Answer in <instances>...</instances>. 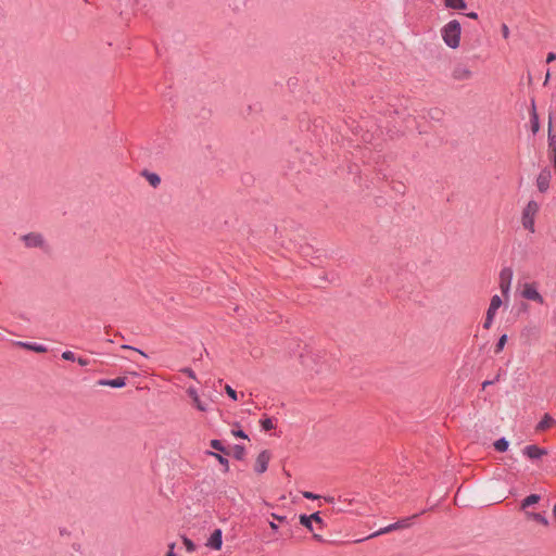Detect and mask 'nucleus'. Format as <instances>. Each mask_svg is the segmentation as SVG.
<instances>
[{"label": "nucleus", "instance_id": "obj_29", "mask_svg": "<svg viewBox=\"0 0 556 556\" xmlns=\"http://www.w3.org/2000/svg\"><path fill=\"white\" fill-rule=\"evenodd\" d=\"M182 543L187 549V552L192 553L195 551V544L187 536H182Z\"/></svg>", "mask_w": 556, "mask_h": 556}, {"label": "nucleus", "instance_id": "obj_25", "mask_svg": "<svg viewBox=\"0 0 556 556\" xmlns=\"http://www.w3.org/2000/svg\"><path fill=\"white\" fill-rule=\"evenodd\" d=\"M299 519H300V523L303 527H305L309 531H313V521L311 520L308 515H304V514L300 515Z\"/></svg>", "mask_w": 556, "mask_h": 556}, {"label": "nucleus", "instance_id": "obj_10", "mask_svg": "<svg viewBox=\"0 0 556 556\" xmlns=\"http://www.w3.org/2000/svg\"><path fill=\"white\" fill-rule=\"evenodd\" d=\"M471 76L472 72L464 65L455 66L452 72V77L455 80H468L471 78Z\"/></svg>", "mask_w": 556, "mask_h": 556}, {"label": "nucleus", "instance_id": "obj_28", "mask_svg": "<svg viewBox=\"0 0 556 556\" xmlns=\"http://www.w3.org/2000/svg\"><path fill=\"white\" fill-rule=\"evenodd\" d=\"M507 342V334H502L500 338H498V341L495 345V353H500L503 351L505 344Z\"/></svg>", "mask_w": 556, "mask_h": 556}, {"label": "nucleus", "instance_id": "obj_24", "mask_svg": "<svg viewBox=\"0 0 556 556\" xmlns=\"http://www.w3.org/2000/svg\"><path fill=\"white\" fill-rule=\"evenodd\" d=\"M245 456V447L240 444L233 446V457L238 460H242Z\"/></svg>", "mask_w": 556, "mask_h": 556}, {"label": "nucleus", "instance_id": "obj_1", "mask_svg": "<svg viewBox=\"0 0 556 556\" xmlns=\"http://www.w3.org/2000/svg\"><path fill=\"white\" fill-rule=\"evenodd\" d=\"M462 26L457 20L447 22L441 28V37L444 43L451 49H457L460 43Z\"/></svg>", "mask_w": 556, "mask_h": 556}, {"label": "nucleus", "instance_id": "obj_22", "mask_svg": "<svg viewBox=\"0 0 556 556\" xmlns=\"http://www.w3.org/2000/svg\"><path fill=\"white\" fill-rule=\"evenodd\" d=\"M207 454L211 456H214L219 462V464H222L224 466V472L229 471V462L224 455L215 453V452H207Z\"/></svg>", "mask_w": 556, "mask_h": 556}, {"label": "nucleus", "instance_id": "obj_3", "mask_svg": "<svg viewBox=\"0 0 556 556\" xmlns=\"http://www.w3.org/2000/svg\"><path fill=\"white\" fill-rule=\"evenodd\" d=\"M513 269L504 267L500 273V289L504 295L508 294L513 280Z\"/></svg>", "mask_w": 556, "mask_h": 556}, {"label": "nucleus", "instance_id": "obj_39", "mask_svg": "<svg viewBox=\"0 0 556 556\" xmlns=\"http://www.w3.org/2000/svg\"><path fill=\"white\" fill-rule=\"evenodd\" d=\"M501 30H502V35L505 39H507L509 37V28L506 24H502V27H501Z\"/></svg>", "mask_w": 556, "mask_h": 556}, {"label": "nucleus", "instance_id": "obj_32", "mask_svg": "<svg viewBox=\"0 0 556 556\" xmlns=\"http://www.w3.org/2000/svg\"><path fill=\"white\" fill-rule=\"evenodd\" d=\"M121 349H123V350H131V351H135V352L139 353L143 357H148V355L142 350H140L138 348H135V346H131V345H128V344L121 345Z\"/></svg>", "mask_w": 556, "mask_h": 556}, {"label": "nucleus", "instance_id": "obj_38", "mask_svg": "<svg viewBox=\"0 0 556 556\" xmlns=\"http://www.w3.org/2000/svg\"><path fill=\"white\" fill-rule=\"evenodd\" d=\"M76 362L80 365V366H88L90 365V359L89 358H86V357H77L76 358Z\"/></svg>", "mask_w": 556, "mask_h": 556}, {"label": "nucleus", "instance_id": "obj_52", "mask_svg": "<svg viewBox=\"0 0 556 556\" xmlns=\"http://www.w3.org/2000/svg\"><path fill=\"white\" fill-rule=\"evenodd\" d=\"M553 516L556 518V503L554 504V507H553Z\"/></svg>", "mask_w": 556, "mask_h": 556}, {"label": "nucleus", "instance_id": "obj_47", "mask_svg": "<svg viewBox=\"0 0 556 556\" xmlns=\"http://www.w3.org/2000/svg\"><path fill=\"white\" fill-rule=\"evenodd\" d=\"M271 516H273V518H274V519H277V520H279V521H283V520H286V519H287V517H286V516H279V515H277V514H271Z\"/></svg>", "mask_w": 556, "mask_h": 556}, {"label": "nucleus", "instance_id": "obj_54", "mask_svg": "<svg viewBox=\"0 0 556 556\" xmlns=\"http://www.w3.org/2000/svg\"><path fill=\"white\" fill-rule=\"evenodd\" d=\"M363 140L366 141V142H370V139L365 137V136L363 137Z\"/></svg>", "mask_w": 556, "mask_h": 556}, {"label": "nucleus", "instance_id": "obj_45", "mask_svg": "<svg viewBox=\"0 0 556 556\" xmlns=\"http://www.w3.org/2000/svg\"><path fill=\"white\" fill-rule=\"evenodd\" d=\"M300 357H301V362H302V364H303L304 366L308 367V358H309V357H308L307 355H304V354H301V355H300Z\"/></svg>", "mask_w": 556, "mask_h": 556}, {"label": "nucleus", "instance_id": "obj_15", "mask_svg": "<svg viewBox=\"0 0 556 556\" xmlns=\"http://www.w3.org/2000/svg\"><path fill=\"white\" fill-rule=\"evenodd\" d=\"M530 122H531V130L535 135L540 130V122L539 116L536 113V108L534 101H532V111L530 114Z\"/></svg>", "mask_w": 556, "mask_h": 556}, {"label": "nucleus", "instance_id": "obj_21", "mask_svg": "<svg viewBox=\"0 0 556 556\" xmlns=\"http://www.w3.org/2000/svg\"><path fill=\"white\" fill-rule=\"evenodd\" d=\"M547 140H548V147L552 150V153H555V149H556V135H554L553 131H552V117L551 116H549V123H548Z\"/></svg>", "mask_w": 556, "mask_h": 556}, {"label": "nucleus", "instance_id": "obj_31", "mask_svg": "<svg viewBox=\"0 0 556 556\" xmlns=\"http://www.w3.org/2000/svg\"><path fill=\"white\" fill-rule=\"evenodd\" d=\"M62 358L70 362H76L77 357L73 351L67 350L62 353Z\"/></svg>", "mask_w": 556, "mask_h": 556}, {"label": "nucleus", "instance_id": "obj_23", "mask_svg": "<svg viewBox=\"0 0 556 556\" xmlns=\"http://www.w3.org/2000/svg\"><path fill=\"white\" fill-rule=\"evenodd\" d=\"M509 442L506 438L502 437L494 442V447L498 452H506L508 450Z\"/></svg>", "mask_w": 556, "mask_h": 556}, {"label": "nucleus", "instance_id": "obj_50", "mask_svg": "<svg viewBox=\"0 0 556 556\" xmlns=\"http://www.w3.org/2000/svg\"><path fill=\"white\" fill-rule=\"evenodd\" d=\"M269 527H270V529H271V530H274V531H277V530H278V526H277V523H275L274 521H270V522H269Z\"/></svg>", "mask_w": 556, "mask_h": 556}, {"label": "nucleus", "instance_id": "obj_2", "mask_svg": "<svg viewBox=\"0 0 556 556\" xmlns=\"http://www.w3.org/2000/svg\"><path fill=\"white\" fill-rule=\"evenodd\" d=\"M539 210V203L534 200H530L522 211L521 224L525 229L529 230L532 233L535 231L534 223Z\"/></svg>", "mask_w": 556, "mask_h": 556}, {"label": "nucleus", "instance_id": "obj_9", "mask_svg": "<svg viewBox=\"0 0 556 556\" xmlns=\"http://www.w3.org/2000/svg\"><path fill=\"white\" fill-rule=\"evenodd\" d=\"M223 545V531L222 529H215L206 542V546L213 549H220Z\"/></svg>", "mask_w": 556, "mask_h": 556}, {"label": "nucleus", "instance_id": "obj_48", "mask_svg": "<svg viewBox=\"0 0 556 556\" xmlns=\"http://www.w3.org/2000/svg\"><path fill=\"white\" fill-rule=\"evenodd\" d=\"M466 16H468L469 18H472V20H477L478 18V13L477 12H469L466 14Z\"/></svg>", "mask_w": 556, "mask_h": 556}, {"label": "nucleus", "instance_id": "obj_19", "mask_svg": "<svg viewBox=\"0 0 556 556\" xmlns=\"http://www.w3.org/2000/svg\"><path fill=\"white\" fill-rule=\"evenodd\" d=\"M528 519L534 520L543 526H548L547 518L541 513L526 511L525 513Z\"/></svg>", "mask_w": 556, "mask_h": 556}, {"label": "nucleus", "instance_id": "obj_4", "mask_svg": "<svg viewBox=\"0 0 556 556\" xmlns=\"http://www.w3.org/2000/svg\"><path fill=\"white\" fill-rule=\"evenodd\" d=\"M22 240L27 248H42L45 245V238L38 232L24 235Z\"/></svg>", "mask_w": 556, "mask_h": 556}, {"label": "nucleus", "instance_id": "obj_53", "mask_svg": "<svg viewBox=\"0 0 556 556\" xmlns=\"http://www.w3.org/2000/svg\"><path fill=\"white\" fill-rule=\"evenodd\" d=\"M326 501L329 502V503H333L334 498L333 497H328V498H326Z\"/></svg>", "mask_w": 556, "mask_h": 556}, {"label": "nucleus", "instance_id": "obj_33", "mask_svg": "<svg viewBox=\"0 0 556 556\" xmlns=\"http://www.w3.org/2000/svg\"><path fill=\"white\" fill-rule=\"evenodd\" d=\"M180 371L187 375L189 378L197 380L195 372L190 367H184L180 369Z\"/></svg>", "mask_w": 556, "mask_h": 556}, {"label": "nucleus", "instance_id": "obj_14", "mask_svg": "<svg viewBox=\"0 0 556 556\" xmlns=\"http://www.w3.org/2000/svg\"><path fill=\"white\" fill-rule=\"evenodd\" d=\"M540 500H541V495H539V494H530V495H528L527 497H525V498L521 501V503H520V509H521V510H525V513H526V511H528V510H527V508H528V507H530V506H532V505H534V504L539 503V502H540Z\"/></svg>", "mask_w": 556, "mask_h": 556}, {"label": "nucleus", "instance_id": "obj_37", "mask_svg": "<svg viewBox=\"0 0 556 556\" xmlns=\"http://www.w3.org/2000/svg\"><path fill=\"white\" fill-rule=\"evenodd\" d=\"M231 432L237 438L249 439L248 434L242 429L232 430Z\"/></svg>", "mask_w": 556, "mask_h": 556}, {"label": "nucleus", "instance_id": "obj_51", "mask_svg": "<svg viewBox=\"0 0 556 556\" xmlns=\"http://www.w3.org/2000/svg\"><path fill=\"white\" fill-rule=\"evenodd\" d=\"M313 536H314V539H315V540H317V541H320V542H321V541H324L323 536H321V535H319V534H314Z\"/></svg>", "mask_w": 556, "mask_h": 556}, {"label": "nucleus", "instance_id": "obj_43", "mask_svg": "<svg viewBox=\"0 0 556 556\" xmlns=\"http://www.w3.org/2000/svg\"><path fill=\"white\" fill-rule=\"evenodd\" d=\"M14 344L17 346H21L23 349H26V350H28V346H29V342H24V341H16Z\"/></svg>", "mask_w": 556, "mask_h": 556}, {"label": "nucleus", "instance_id": "obj_44", "mask_svg": "<svg viewBox=\"0 0 556 556\" xmlns=\"http://www.w3.org/2000/svg\"><path fill=\"white\" fill-rule=\"evenodd\" d=\"M14 344L17 346H21L23 349H26V350H28V346H29V342H24V341H16Z\"/></svg>", "mask_w": 556, "mask_h": 556}, {"label": "nucleus", "instance_id": "obj_34", "mask_svg": "<svg viewBox=\"0 0 556 556\" xmlns=\"http://www.w3.org/2000/svg\"><path fill=\"white\" fill-rule=\"evenodd\" d=\"M308 516L312 521H315L316 523L324 526V520L321 519L319 511L313 513L312 515Z\"/></svg>", "mask_w": 556, "mask_h": 556}, {"label": "nucleus", "instance_id": "obj_20", "mask_svg": "<svg viewBox=\"0 0 556 556\" xmlns=\"http://www.w3.org/2000/svg\"><path fill=\"white\" fill-rule=\"evenodd\" d=\"M444 4L453 10H464L467 7L465 0H444Z\"/></svg>", "mask_w": 556, "mask_h": 556}, {"label": "nucleus", "instance_id": "obj_46", "mask_svg": "<svg viewBox=\"0 0 556 556\" xmlns=\"http://www.w3.org/2000/svg\"><path fill=\"white\" fill-rule=\"evenodd\" d=\"M168 548H169V551H168V553H167V555H166V556H176V554L174 553L175 543H170V544L168 545Z\"/></svg>", "mask_w": 556, "mask_h": 556}, {"label": "nucleus", "instance_id": "obj_40", "mask_svg": "<svg viewBox=\"0 0 556 556\" xmlns=\"http://www.w3.org/2000/svg\"><path fill=\"white\" fill-rule=\"evenodd\" d=\"M498 378H500V375H497L493 380H485V381H483L482 389H485L486 387L495 383L496 381H498Z\"/></svg>", "mask_w": 556, "mask_h": 556}, {"label": "nucleus", "instance_id": "obj_13", "mask_svg": "<svg viewBox=\"0 0 556 556\" xmlns=\"http://www.w3.org/2000/svg\"><path fill=\"white\" fill-rule=\"evenodd\" d=\"M406 526H407V520L396 521V522L391 523V525L380 529L379 531L375 532L371 536H377V535H380V534H383V533H388L390 531H393V530H396V529H400V528H404Z\"/></svg>", "mask_w": 556, "mask_h": 556}, {"label": "nucleus", "instance_id": "obj_8", "mask_svg": "<svg viewBox=\"0 0 556 556\" xmlns=\"http://www.w3.org/2000/svg\"><path fill=\"white\" fill-rule=\"evenodd\" d=\"M522 295L525 299L538 302L540 304L543 303V296L539 293L538 289L533 285H526Z\"/></svg>", "mask_w": 556, "mask_h": 556}, {"label": "nucleus", "instance_id": "obj_18", "mask_svg": "<svg viewBox=\"0 0 556 556\" xmlns=\"http://www.w3.org/2000/svg\"><path fill=\"white\" fill-rule=\"evenodd\" d=\"M142 175L146 177L148 182L153 187L156 188L161 184V177L156 173L143 170Z\"/></svg>", "mask_w": 556, "mask_h": 556}, {"label": "nucleus", "instance_id": "obj_49", "mask_svg": "<svg viewBox=\"0 0 556 556\" xmlns=\"http://www.w3.org/2000/svg\"><path fill=\"white\" fill-rule=\"evenodd\" d=\"M549 78H551V72H549V70H547L546 75H545V80L543 83L544 86L547 85Z\"/></svg>", "mask_w": 556, "mask_h": 556}, {"label": "nucleus", "instance_id": "obj_12", "mask_svg": "<svg viewBox=\"0 0 556 556\" xmlns=\"http://www.w3.org/2000/svg\"><path fill=\"white\" fill-rule=\"evenodd\" d=\"M187 393L188 395L192 399V402L194 404V406L200 410V412H206L207 410V406L201 401L197 390L194 388H189L187 390Z\"/></svg>", "mask_w": 556, "mask_h": 556}, {"label": "nucleus", "instance_id": "obj_5", "mask_svg": "<svg viewBox=\"0 0 556 556\" xmlns=\"http://www.w3.org/2000/svg\"><path fill=\"white\" fill-rule=\"evenodd\" d=\"M522 455L530 459H540L542 456L547 455V450L535 444H530L522 448Z\"/></svg>", "mask_w": 556, "mask_h": 556}, {"label": "nucleus", "instance_id": "obj_41", "mask_svg": "<svg viewBox=\"0 0 556 556\" xmlns=\"http://www.w3.org/2000/svg\"><path fill=\"white\" fill-rule=\"evenodd\" d=\"M302 494L307 500H317L319 497L317 494H314V493L308 492V491H305Z\"/></svg>", "mask_w": 556, "mask_h": 556}, {"label": "nucleus", "instance_id": "obj_7", "mask_svg": "<svg viewBox=\"0 0 556 556\" xmlns=\"http://www.w3.org/2000/svg\"><path fill=\"white\" fill-rule=\"evenodd\" d=\"M551 170L547 168H544L540 172L536 178V186L540 192H546L549 188V181H551Z\"/></svg>", "mask_w": 556, "mask_h": 556}, {"label": "nucleus", "instance_id": "obj_30", "mask_svg": "<svg viewBox=\"0 0 556 556\" xmlns=\"http://www.w3.org/2000/svg\"><path fill=\"white\" fill-rule=\"evenodd\" d=\"M261 426L264 431H269L275 428L274 421L270 418L261 420Z\"/></svg>", "mask_w": 556, "mask_h": 556}, {"label": "nucleus", "instance_id": "obj_26", "mask_svg": "<svg viewBox=\"0 0 556 556\" xmlns=\"http://www.w3.org/2000/svg\"><path fill=\"white\" fill-rule=\"evenodd\" d=\"M28 350L37 352V353H45V352L48 351V348L46 345H43V344H39V343H36V342H29Z\"/></svg>", "mask_w": 556, "mask_h": 556}, {"label": "nucleus", "instance_id": "obj_17", "mask_svg": "<svg viewBox=\"0 0 556 556\" xmlns=\"http://www.w3.org/2000/svg\"><path fill=\"white\" fill-rule=\"evenodd\" d=\"M554 422H555V420L553 419V417L549 416L548 414H545L543 416V418L536 425L535 429L538 431H544V430L548 429Z\"/></svg>", "mask_w": 556, "mask_h": 556}, {"label": "nucleus", "instance_id": "obj_6", "mask_svg": "<svg viewBox=\"0 0 556 556\" xmlns=\"http://www.w3.org/2000/svg\"><path fill=\"white\" fill-rule=\"evenodd\" d=\"M270 460V453L267 450L262 451L255 462L254 470L256 473H264L267 468Z\"/></svg>", "mask_w": 556, "mask_h": 556}, {"label": "nucleus", "instance_id": "obj_11", "mask_svg": "<svg viewBox=\"0 0 556 556\" xmlns=\"http://www.w3.org/2000/svg\"><path fill=\"white\" fill-rule=\"evenodd\" d=\"M98 384L119 389L126 386V378L118 377L115 379H101L98 381Z\"/></svg>", "mask_w": 556, "mask_h": 556}, {"label": "nucleus", "instance_id": "obj_35", "mask_svg": "<svg viewBox=\"0 0 556 556\" xmlns=\"http://www.w3.org/2000/svg\"><path fill=\"white\" fill-rule=\"evenodd\" d=\"M493 319H494V316H492L491 314H486L485 320L483 323V328L489 329L493 324Z\"/></svg>", "mask_w": 556, "mask_h": 556}, {"label": "nucleus", "instance_id": "obj_36", "mask_svg": "<svg viewBox=\"0 0 556 556\" xmlns=\"http://www.w3.org/2000/svg\"><path fill=\"white\" fill-rule=\"evenodd\" d=\"M225 390H226V393L228 394V396L230 399H232L233 401H237V392H236V390H233L230 386H226Z\"/></svg>", "mask_w": 556, "mask_h": 556}, {"label": "nucleus", "instance_id": "obj_16", "mask_svg": "<svg viewBox=\"0 0 556 556\" xmlns=\"http://www.w3.org/2000/svg\"><path fill=\"white\" fill-rule=\"evenodd\" d=\"M502 305V299L500 298V295L495 294L491 298V302H490V305H489V308L486 311V314H491L492 316H495L496 314V311L501 307Z\"/></svg>", "mask_w": 556, "mask_h": 556}, {"label": "nucleus", "instance_id": "obj_42", "mask_svg": "<svg viewBox=\"0 0 556 556\" xmlns=\"http://www.w3.org/2000/svg\"><path fill=\"white\" fill-rule=\"evenodd\" d=\"M556 60V53L555 52H548L546 56V62L551 63Z\"/></svg>", "mask_w": 556, "mask_h": 556}, {"label": "nucleus", "instance_id": "obj_27", "mask_svg": "<svg viewBox=\"0 0 556 556\" xmlns=\"http://www.w3.org/2000/svg\"><path fill=\"white\" fill-rule=\"evenodd\" d=\"M211 447L216 450V451H219L222 453H225V454H228V452L226 451L225 446L223 445L222 441L218 440V439H213L211 441Z\"/></svg>", "mask_w": 556, "mask_h": 556}]
</instances>
